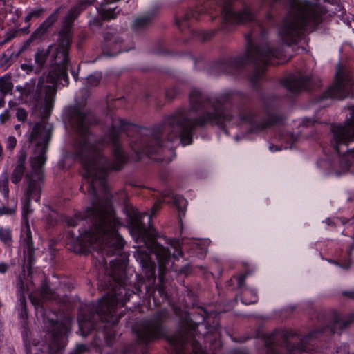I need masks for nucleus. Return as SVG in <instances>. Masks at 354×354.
I'll use <instances>...</instances> for the list:
<instances>
[{"label":"nucleus","mask_w":354,"mask_h":354,"mask_svg":"<svg viewBox=\"0 0 354 354\" xmlns=\"http://www.w3.org/2000/svg\"><path fill=\"white\" fill-rule=\"evenodd\" d=\"M64 117L80 136L73 142L72 156L84 169V183L80 190L84 192L86 189L93 198L92 206L85 212H79L68 220V225L72 227L84 221L92 224L89 229L78 231L74 245L79 248H88L94 244L99 248H122L124 240L118 232L122 223L108 198L102 201L97 197V191L107 195L108 174L120 170L127 161L120 146V133L124 132L127 136L138 133L142 135L140 132L142 129L128 121L115 118L107 133L98 140L91 142L89 125L95 122L91 113L83 111L79 105H70L64 110Z\"/></svg>","instance_id":"f257e3e1"},{"label":"nucleus","mask_w":354,"mask_h":354,"mask_svg":"<svg viewBox=\"0 0 354 354\" xmlns=\"http://www.w3.org/2000/svg\"><path fill=\"white\" fill-rule=\"evenodd\" d=\"M19 128H20V125L19 124H16L15 126V129H17V130L19 129Z\"/></svg>","instance_id":"774afa93"},{"label":"nucleus","mask_w":354,"mask_h":354,"mask_svg":"<svg viewBox=\"0 0 354 354\" xmlns=\"http://www.w3.org/2000/svg\"><path fill=\"white\" fill-rule=\"evenodd\" d=\"M160 203H156L154 206L152 208V214H156V212L158 210V209L160 208Z\"/></svg>","instance_id":"5fc2aeb1"},{"label":"nucleus","mask_w":354,"mask_h":354,"mask_svg":"<svg viewBox=\"0 0 354 354\" xmlns=\"http://www.w3.org/2000/svg\"><path fill=\"white\" fill-rule=\"evenodd\" d=\"M13 86L10 75H4L0 77V95L6 97L7 94L12 92Z\"/></svg>","instance_id":"393cba45"},{"label":"nucleus","mask_w":354,"mask_h":354,"mask_svg":"<svg viewBox=\"0 0 354 354\" xmlns=\"http://www.w3.org/2000/svg\"><path fill=\"white\" fill-rule=\"evenodd\" d=\"M330 262H331V263H334L335 265L339 266L344 269H346V270L348 269L351 264V261L350 259H347V260L344 261V262L342 263H340L335 261H330Z\"/></svg>","instance_id":"c03bdc74"},{"label":"nucleus","mask_w":354,"mask_h":354,"mask_svg":"<svg viewBox=\"0 0 354 354\" xmlns=\"http://www.w3.org/2000/svg\"><path fill=\"white\" fill-rule=\"evenodd\" d=\"M10 118V114L9 110H6L3 113L0 115V124H3Z\"/></svg>","instance_id":"a18cd8bd"},{"label":"nucleus","mask_w":354,"mask_h":354,"mask_svg":"<svg viewBox=\"0 0 354 354\" xmlns=\"http://www.w3.org/2000/svg\"><path fill=\"white\" fill-rule=\"evenodd\" d=\"M53 127L44 118L36 122L29 136L28 140L33 148L31 158V171L25 176V207H28L31 200L39 202L44 182V165L46 160V153L51 139Z\"/></svg>","instance_id":"39448f33"},{"label":"nucleus","mask_w":354,"mask_h":354,"mask_svg":"<svg viewBox=\"0 0 354 354\" xmlns=\"http://www.w3.org/2000/svg\"><path fill=\"white\" fill-rule=\"evenodd\" d=\"M247 51L245 56L222 59L216 62L212 67V73L214 75L232 73L247 63L251 62L254 64V69L249 80L253 85H256L263 77L266 67L272 64V59L274 57L278 58L281 55V52L270 49L267 43L256 45L250 38H247Z\"/></svg>","instance_id":"423d86ee"},{"label":"nucleus","mask_w":354,"mask_h":354,"mask_svg":"<svg viewBox=\"0 0 354 354\" xmlns=\"http://www.w3.org/2000/svg\"><path fill=\"white\" fill-rule=\"evenodd\" d=\"M221 12L223 19L231 24H245L254 20L255 17L248 6L239 8V3L232 0L224 1Z\"/></svg>","instance_id":"2eb2a0df"},{"label":"nucleus","mask_w":354,"mask_h":354,"mask_svg":"<svg viewBox=\"0 0 354 354\" xmlns=\"http://www.w3.org/2000/svg\"><path fill=\"white\" fill-rule=\"evenodd\" d=\"M43 77L38 81L35 89V80H31L26 82L24 86H17V91L21 93V97L25 101L37 106L42 102L44 97L43 111L44 117H48L54 106L55 99L57 93V85L55 83L47 84Z\"/></svg>","instance_id":"9b49d317"},{"label":"nucleus","mask_w":354,"mask_h":354,"mask_svg":"<svg viewBox=\"0 0 354 354\" xmlns=\"http://www.w3.org/2000/svg\"><path fill=\"white\" fill-rule=\"evenodd\" d=\"M19 301L20 304L19 317L21 319H26L28 317V309L26 296L21 292L19 296Z\"/></svg>","instance_id":"c756f323"},{"label":"nucleus","mask_w":354,"mask_h":354,"mask_svg":"<svg viewBox=\"0 0 354 354\" xmlns=\"http://www.w3.org/2000/svg\"><path fill=\"white\" fill-rule=\"evenodd\" d=\"M7 149L13 150L17 145V140L14 136H9L6 140Z\"/></svg>","instance_id":"79ce46f5"},{"label":"nucleus","mask_w":354,"mask_h":354,"mask_svg":"<svg viewBox=\"0 0 354 354\" xmlns=\"http://www.w3.org/2000/svg\"><path fill=\"white\" fill-rule=\"evenodd\" d=\"M54 292L47 285H44L41 289V295L46 299H52Z\"/></svg>","instance_id":"ea45409f"},{"label":"nucleus","mask_w":354,"mask_h":354,"mask_svg":"<svg viewBox=\"0 0 354 354\" xmlns=\"http://www.w3.org/2000/svg\"><path fill=\"white\" fill-rule=\"evenodd\" d=\"M0 239L6 244L12 242L11 232L9 229L0 228Z\"/></svg>","instance_id":"72a5a7b5"},{"label":"nucleus","mask_w":354,"mask_h":354,"mask_svg":"<svg viewBox=\"0 0 354 354\" xmlns=\"http://www.w3.org/2000/svg\"><path fill=\"white\" fill-rule=\"evenodd\" d=\"M350 110L351 117L344 124L331 126L330 145L335 153L331 167L338 174L349 170L352 165L349 156L354 154V106Z\"/></svg>","instance_id":"1a4fd4ad"},{"label":"nucleus","mask_w":354,"mask_h":354,"mask_svg":"<svg viewBox=\"0 0 354 354\" xmlns=\"http://www.w3.org/2000/svg\"><path fill=\"white\" fill-rule=\"evenodd\" d=\"M136 258L143 268L147 279H153L155 277V263L151 261L149 253L142 246H139L136 251Z\"/></svg>","instance_id":"6ab92c4d"},{"label":"nucleus","mask_w":354,"mask_h":354,"mask_svg":"<svg viewBox=\"0 0 354 354\" xmlns=\"http://www.w3.org/2000/svg\"><path fill=\"white\" fill-rule=\"evenodd\" d=\"M94 22L96 24L97 26H102V24L100 23V20L98 19H95L94 20Z\"/></svg>","instance_id":"052dcab7"},{"label":"nucleus","mask_w":354,"mask_h":354,"mask_svg":"<svg viewBox=\"0 0 354 354\" xmlns=\"http://www.w3.org/2000/svg\"><path fill=\"white\" fill-rule=\"evenodd\" d=\"M352 85L353 80L351 75L343 71L340 65H339L334 84L322 93L319 97V101L326 99H344L349 95Z\"/></svg>","instance_id":"4468645a"},{"label":"nucleus","mask_w":354,"mask_h":354,"mask_svg":"<svg viewBox=\"0 0 354 354\" xmlns=\"http://www.w3.org/2000/svg\"><path fill=\"white\" fill-rule=\"evenodd\" d=\"M290 10L293 16L289 18V48L300 40L306 31L316 30L327 12L323 5L310 0H289Z\"/></svg>","instance_id":"0eeeda50"},{"label":"nucleus","mask_w":354,"mask_h":354,"mask_svg":"<svg viewBox=\"0 0 354 354\" xmlns=\"http://www.w3.org/2000/svg\"><path fill=\"white\" fill-rule=\"evenodd\" d=\"M250 293H251V292L250 290H245L244 291L243 294V303L245 304H254L255 302H257V295H254V299L253 300H248L246 297L248 295H249Z\"/></svg>","instance_id":"37998d69"},{"label":"nucleus","mask_w":354,"mask_h":354,"mask_svg":"<svg viewBox=\"0 0 354 354\" xmlns=\"http://www.w3.org/2000/svg\"><path fill=\"white\" fill-rule=\"evenodd\" d=\"M172 201L174 205L177 207L180 214H184L187 206V201L183 196L172 194Z\"/></svg>","instance_id":"c85d7f7f"},{"label":"nucleus","mask_w":354,"mask_h":354,"mask_svg":"<svg viewBox=\"0 0 354 354\" xmlns=\"http://www.w3.org/2000/svg\"><path fill=\"white\" fill-rule=\"evenodd\" d=\"M292 137H293V135H292V134H290V133H289V136H288V138H289V142H290V140L292 138Z\"/></svg>","instance_id":"338daca9"},{"label":"nucleus","mask_w":354,"mask_h":354,"mask_svg":"<svg viewBox=\"0 0 354 354\" xmlns=\"http://www.w3.org/2000/svg\"><path fill=\"white\" fill-rule=\"evenodd\" d=\"M21 68L27 73H30L34 71L35 67L32 64H22Z\"/></svg>","instance_id":"49530a36"},{"label":"nucleus","mask_w":354,"mask_h":354,"mask_svg":"<svg viewBox=\"0 0 354 354\" xmlns=\"http://www.w3.org/2000/svg\"><path fill=\"white\" fill-rule=\"evenodd\" d=\"M62 10L63 8L62 6L56 8L54 12L32 33L28 41L32 42L34 41L41 39L46 33L48 28L57 21Z\"/></svg>","instance_id":"a211bd4d"},{"label":"nucleus","mask_w":354,"mask_h":354,"mask_svg":"<svg viewBox=\"0 0 354 354\" xmlns=\"http://www.w3.org/2000/svg\"><path fill=\"white\" fill-rule=\"evenodd\" d=\"M124 258H117L110 262L108 272L111 290L99 300L98 304H91L78 315L79 329L83 337H86L93 330L97 328V323L104 324V333L106 344H112L116 335L115 329L119 319L123 316L115 314L118 305L124 306L133 294L127 288Z\"/></svg>","instance_id":"7ed1b4c3"},{"label":"nucleus","mask_w":354,"mask_h":354,"mask_svg":"<svg viewBox=\"0 0 354 354\" xmlns=\"http://www.w3.org/2000/svg\"><path fill=\"white\" fill-rule=\"evenodd\" d=\"M353 321V317L343 320L336 315L332 324L314 330L304 337H297V339L293 332L289 329V354H308L312 351H316L318 348L317 341L323 333L328 332L330 335L335 334L337 329L346 328Z\"/></svg>","instance_id":"9d476101"},{"label":"nucleus","mask_w":354,"mask_h":354,"mask_svg":"<svg viewBox=\"0 0 354 354\" xmlns=\"http://www.w3.org/2000/svg\"><path fill=\"white\" fill-rule=\"evenodd\" d=\"M154 15L149 13L142 16L136 17L131 27L134 32H139L147 29L153 22Z\"/></svg>","instance_id":"b1692460"},{"label":"nucleus","mask_w":354,"mask_h":354,"mask_svg":"<svg viewBox=\"0 0 354 354\" xmlns=\"http://www.w3.org/2000/svg\"><path fill=\"white\" fill-rule=\"evenodd\" d=\"M100 77L96 75H91L87 77V83L91 86H95L99 84Z\"/></svg>","instance_id":"4c0bfd02"},{"label":"nucleus","mask_w":354,"mask_h":354,"mask_svg":"<svg viewBox=\"0 0 354 354\" xmlns=\"http://www.w3.org/2000/svg\"><path fill=\"white\" fill-rule=\"evenodd\" d=\"M215 34V31H211V32H203V40L207 41L210 39L213 35Z\"/></svg>","instance_id":"8fccbe9b"},{"label":"nucleus","mask_w":354,"mask_h":354,"mask_svg":"<svg viewBox=\"0 0 354 354\" xmlns=\"http://www.w3.org/2000/svg\"><path fill=\"white\" fill-rule=\"evenodd\" d=\"M196 326L190 324L181 328L169 338L172 346V354H186L185 348L190 342L193 354H205L199 342L194 339ZM233 354H248L242 351H236Z\"/></svg>","instance_id":"ddd939ff"},{"label":"nucleus","mask_w":354,"mask_h":354,"mask_svg":"<svg viewBox=\"0 0 354 354\" xmlns=\"http://www.w3.org/2000/svg\"><path fill=\"white\" fill-rule=\"evenodd\" d=\"M277 335L272 334L265 341V345L268 348L267 354H279L274 347L275 337Z\"/></svg>","instance_id":"2f4dec72"},{"label":"nucleus","mask_w":354,"mask_h":354,"mask_svg":"<svg viewBox=\"0 0 354 354\" xmlns=\"http://www.w3.org/2000/svg\"><path fill=\"white\" fill-rule=\"evenodd\" d=\"M282 85L287 88L288 87V79L286 77L283 78L281 81Z\"/></svg>","instance_id":"13d9d810"},{"label":"nucleus","mask_w":354,"mask_h":354,"mask_svg":"<svg viewBox=\"0 0 354 354\" xmlns=\"http://www.w3.org/2000/svg\"><path fill=\"white\" fill-rule=\"evenodd\" d=\"M45 323L48 324V330L50 331L53 342L58 343L59 339L65 333L66 327L65 324L59 321L47 318Z\"/></svg>","instance_id":"4be33fe9"},{"label":"nucleus","mask_w":354,"mask_h":354,"mask_svg":"<svg viewBox=\"0 0 354 354\" xmlns=\"http://www.w3.org/2000/svg\"><path fill=\"white\" fill-rule=\"evenodd\" d=\"M49 354H62V346L59 344L57 346V350L55 351H53V346H50V353Z\"/></svg>","instance_id":"3c124183"},{"label":"nucleus","mask_w":354,"mask_h":354,"mask_svg":"<svg viewBox=\"0 0 354 354\" xmlns=\"http://www.w3.org/2000/svg\"><path fill=\"white\" fill-rule=\"evenodd\" d=\"M180 90L178 87L177 86H173L170 88H168L166 91V97L169 99V100H172L174 99L176 96H177L178 95H179L180 93Z\"/></svg>","instance_id":"c9c22d12"},{"label":"nucleus","mask_w":354,"mask_h":354,"mask_svg":"<svg viewBox=\"0 0 354 354\" xmlns=\"http://www.w3.org/2000/svg\"><path fill=\"white\" fill-rule=\"evenodd\" d=\"M16 117L19 121L25 122L28 118V112L24 108H18Z\"/></svg>","instance_id":"e433bc0d"},{"label":"nucleus","mask_w":354,"mask_h":354,"mask_svg":"<svg viewBox=\"0 0 354 354\" xmlns=\"http://www.w3.org/2000/svg\"><path fill=\"white\" fill-rule=\"evenodd\" d=\"M14 53L11 50H7L0 55V68L4 70L10 66L13 62Z\"/></svg>","instance_id":"bb28decb"},{"label":"nucleus","mask_w":354,"mask_h":354,"mask_svg":"<svg viewBox=\"0 0 354 354\" xmlns=\"http://www.w3.org/2000/svg\"><path fill=\"white\" fill-rule=\"evenodd\" d=\"M128 215L132 232L138 236V239H140L149 252L156 256L159 266L158 277L162 283L167 271L166 264L170 259L169 250L156 241L158 232L151 225V215L145 212L140 213L133 208H131Z\"/></svg>","instance_id":"6e6552de"},{"label":"nucleus","mask_w":354,"mask_h":354,"mask_svg":"<svg viewBox=\"0 0 354 354\" xmlns=\"http://www.w3.org/2000/svg\"><path fill=\"white\" fill-rule=\"evenodd\" d=\"M343 295L350 298L354 299V291H344Z\"/></svg>","instance_id":"864d4df0"},{"label":"nucleus","mask_w":354,"mask_h":354,"mask_svg":"<svg viewBox=\"0 0 354 354\" xmlns=\"http://www.w3.org/2000/svg\"><path fill=\"white\" fill-rule=\"evenodd\" d=\"M239 118L241 121L250 124L252 132L265 130L283 121V118L278 113L268 115L265 120L259 121V117L248 108L240 111Z\"/></svg>","instance_id":"dca6fc26"},{"label":"nucleus","mask_w":354,"mask_h":354,"mask_svg":"<svg viewBox=\"0 0 354 354\" xmlns=\"http://www.w3.org/2000/svg\"><path fill=\"white\" fill-rule=\"evenodd\" d=\"M24 160L22 158H19L18 164L12 173L11 180L15 184H18L24 175L25 167L23 162Z\"/></svg>","instance_id":"a878e982"},{"label":"nucleus","mask_w":354,"mask_h":354,"mask_svg":"<svg viewBox=\"0 0 354 354\" xmlns=\"http://www.w3.org/2000/svg\"><path fill=\"white\" fill-rule=\"evenodd\" d=\"M117 8H114L113 9H105V8H101L99 10V13L102 19L105 20H111L115 19L118 14L120 12V10L116 11Z\"/></svg>","instance_id":"7c9ffc66"},{"label":"nucleus","mask_w":354,"mask_h":354,"mask_svg":"<svg viewBox=\"0 0 354 354\" xmlns=\"http://www.w3.org/2000/svg\"><path fill=\"white\" fill-rule=\"evenodd\" d=\"M15 37V33H10L7 35L6 41H11Z\"/></svg>","instance_id":"4d7b16f0"},{"label":"nucleus","mask_w":354,"mask_h":354,"mask_svg":"<svg viewBox=\"0 0 354 354\" xmlns=\"http://www.w3.org/2000/svg\"><path fill=\"white\" fill-rule=\"evenodd\" d=\"M24 194V199L23 201V214H24V218L25 220V226L21 230V239L23 241V243L25 244L26 248H28V250L29 251H30L31 250L33 249V241H32L30 227L28 221L26 216L28 214L30 213L32 210L30 209V204H29L28 207H25L26 198L25 192ZM30 201H32V200ZM30 203H31V202H30Z\"/></svg>","instance_id":"aec40b11"},{"label":"nucleus","mask_w":354,"mask_h":354,"mask_svg":"<svg viewBox=\"0 0 354 354\" xmlns=\"http://www.w3.org/2000/svg\"><path fill=\"white\" fill-rule=\"evenodd\" d=\"M248 274H249V272H245V274L238 277V286L239 288H241L243 286L245 285V279Z\"/></svg>","instance_id":"de8ad7c7"},{"label":"nucleus","mask_w":354,"mask_h":354,"mask_svg":"<svg viewBox=\"0 0 354 354\" xmlns=\"http://www.w3.org/2000/svg\"><path fill=\"white\" fill-rule=\"evenodd\" d=\"M259 30H261V35H262L261 36H262V37H264V30H263V29L262 26H259Z\"/></svg>","instance_id":"680f3d73"},{"label":"nucleus","mask_w":354,"mask_h":354,"mask_svg":"<svg viewBox=\"0 0 354 354\" xmlns=\"http://www.w3.org/2000/svg\"><path fill=\"white\" fill-rule=\"evenodd\" d=\"M53 46H48L47 49L38 48L35 54V63L36 64L35 73H39L44 68L48 58L50 59V49Z\"/></svg>","instance_id":"5701e85b"},{"label":"nucleus","mask_w":354,"mask_h":354,"mask_svg":"<svg viewBox=\"0 0 354 354\" xmlns=\"http://www.w3.org/2000/svg\"><path fill=\"white\" fill-rule=\"evenodd\" d=\"M122 40L120 38H117L113 44V50H115V51L112 52L109 54L110 56H114L118 54L119 53L123 52V51H127L128 49L122 46Z\"/></svg>","instance_id":"473e14b6"},{"label":"nucleus","mask_w":354,"mask_h":354,"mask_svg":"<svg viewBox=\"0 0 354 354\" xmlns=\"http://www.w3.org/2000/svg\"><path fill=\"white\" fill-rule=\"evenodd\" d=\"M88 348L85 344H78L76 347L71 351L70 354H82L86 352Z\"/></svg>","instance_id":"58836bf2"},{"label":"nucleus","mask_w":354,"mask_h":354,"mask_svg":"<svg viewBox=\"0 0 354 354\" xmlns=\"http://www.w3.org/2000/svg\"><path fill=\"white\" fill-rule=\"evenodd\" d=\"M4 98L5 97L0 95V108H3L5 106L6 102Z\"/></svg>","instance_id":"6e6d98bb"},{"label":"nucleus","mask_w":354,"mask_h":354,"mask_svg":"<svg viewBox=\"0 0 354 354\" xmlns=\"http://www.w3.org/2000/svg\"><path fill=\"white\" fill-rule=\"evenodd\" d=\"M44 12L43 8H35L31 10L25 17V21L29 22L32 18L39 17Z\"/></svg>","instance_id":"f704fd0d"},{"label":"nucleus","mask_w":354,"mask_h":354,"mask_svg":"<svg viewBox=\"0 0 354 354\" xmlns=\"http://www.w3.org/2000/svg\"><path fill=\"white\" fill-rule=\"evenodd\" d=\"M278 35L284 44H288V18L284 17L281 25L278 28Z\"/></svg>","instance_id":"cd10ccee"},{"label":"nucleus","mask_w":354,"mask_h":354,"mask_svg":"<svg viewBox=\"0 0 354 354\" xmlns=\"http://www.w3.org/2000/svg\"><path fill=\"white\" fill-rule=\"evenodd\" d=\"M9 41H6V38L3 41H2L1 42V44H6V43H7V42H9Z\"/></svg>","instance_id":"69168bd1"},{"label":"nucleus","mask_w":354,"mask_h":354,"mask_svg":"<svg viewBox=\"0 0 354 354\" xmlns=\"http://www.w3.org/2000/svg\"><path fill=\"white\" fill-rule=\"evenodd\" d=\"M102 263L104 266H106V261L104 258L102 259Z\"/></svg>","instance_id":"0e129e2a"},{"label":"nucleus","mask_w":354,"mask_h":354,"mask_svg":"<svg viewBox=\"0 0 354 354\" xmlns=\"http://www.w3.org/2000/svg\"><path fill=\"white\" fill-rule=\"evenodd\" d=\"M15 212V209H11L6 207H0V215L3 214H12Z\"/></svg>","instance_id":"09e8293b"},{"label":"nucleus","mask_w":354,"mask_h":354,"mask_svg":"<svg viewBox=\"0 0 354 354\" xmlns=\"http://www.w3.org/2000/svg\"><path fill=\"white\" fill-rule=\"evenodd\" d=\"M8 270V265L5 263H0V273L4 274Z\"/></svg>","instance_id":"603ef678"},{"label":"nucleus","mask_w":354,"mask_h":354,"mask_svg":"<svg viewBox=\"0 0 354 354\" xmlns=\"http://www.w3.org/2000/svg\"><path fill=\"white\" fill-rule=\"evenodd\" d=\"M198 11L188 10L178 15L176 18V24L183 30L189 28L190 25L198 19Z\"/></svg>","instance_id":"412c9836"},{"label":"nucleus","mask_w":354,"mask_h":354,"mask_svg":"<svg viewBox=\"0 0 354 354\" xmlns=\"http://www.w3.org/2000/svg\"><path fill=\"white\" fill-rule=\"evenodd\" d=\"M234 93L227 91L212 101L199 89L194 88L189 94L190 109H177L165 119L150 136H142L131 144L137 155L158 153L163 147V140L171 142L180 140L183 145H191L197 127L207 124L225 129L226 122L233 118L226 105L231 104Z\"/></svg>","instance_id":"f03ea898"},{"label":"nucleus","mask_w":354,"mask_h":354,"mask_svg":"<svg viewBox=\"0 0 354 354\" xmlns=\"http://www.w3.org/2000/svg\"><path fill=\"white\" fill-rule=\"evenodd\" d=\"M3 156V147L0 143V158Z\"/></svg>","instance_id":"e2e57ef3"},{"label":"nucleus","mask_w":354,"mask_h":354,"mask_svg":"<svg viewBox=\"0 0 354 354\" xmlns=\"http://www.w3.org/2000/svg\"><path fill=\"white\" fill-rule=\"evenodd\" d=\"M169 318V313L166 309H161L150 319L141 321L133 330L138 344L147 346L156 340L165 337L167 330L163 324Z\"/></svg>","instance_id":"f8f14e48"},{"label":"nucleus","mask_w":354,"mask_h":354,"mask_svg":"<svg viewBox=\"0 0 354 354\" xmlns=\"http://www.w3.org/2000/svg\"><path fill=\"white\" fill-rule=\"evenodd\" d=\"M321 80L313 75L294 76L289 73V93L299 94L304 91H310L319 88Z\"/></svg>","instance_id":"f3484780"},{"label":"nucleus","mask_w":354,"mask_h":354,"mask_svg":"<svg viewBox=\"0 0 354 354\" xmlns=\"http://www.w3.org/2000/svg\"><path fill=\"white\" fill-rule=\"evenodd\" d=\"M1 186H2V192H3L4 197L8 198V194H9V187H8V178L7 176H6L5 179L3 180V182L1 183Z\"/></svg>","instance_id":"a19ab883"},{"label":"nucleus","mask_w":354,"mask_h":354,"mask_svg":"<svg viewBox=\"0 0 354 354\" xmlns=\"http://www.w3.org/2000/svg\"><path fill=\"white\" fill-rule=\"evenodd\" d=\"M270 149L272 151H278V150H279L280 149H279L277 146H275V145H270Z\"/></svg>","instance_id":"bf43d9fd"},{"label":"nucleus","mask_w":354,"mask_h":354,"mask_svg":"<svg viewBox=\"0 0 354 354\" xmlns=\"http://www.w3.org/2000/svg\"><path fill=\"white\" fill-rule=\"evenodd\" d=\"M92 1L86 0L80 2L71 8L63 21V25L58 33V38L50 49V71L46 76V83H55L57 85L66 86L69 84L68 70L70 63L69 52L73 42L74 20Z\"/></svg>","instance_id":"20e7f679"}]
</instances>
